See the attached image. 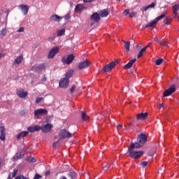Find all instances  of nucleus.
Segmentation results:
<instances>
[{
    "instance_id": "obj_34",
    "label": "nucleus",
    "mask_w": 179,
    "mask_h": 179,
    "mask_svg": "<svg viewBox=\"0 0 179 179\" xmlns=\"http://www.w3.org/2000/svg\"><path fill=\"white\" fill-rule=\"evenodd\" d=\"M64 34H65V29H61L57 31L58 37H61V36H64Z\"/></svg>"
},
{
    "instance_id": "obj_21",
    "label": "nucleus",
    "mask_w": 179,
    "mask_h": 179,
    "mask_svg": "<svg viewBox=\"0 0 179 179\" xmlns=\"http://www.w3.org/2000/svg\"><path fill=\"white\" fill-rule=\"evenodd\" d=\"M135 62H136V59H133L130 60L128 64L124 65V69H130V68H132V65H134V64H135Z\"/></svg>"
},
{
    "instance_id": "obj_38",
    "label": "nucleus",
    "mask_w": 179,
    "mask_h": 179,
    "mask_svg": "<svg viewBox=\"0 0 179 179\" xmlns=\"http://www.w3.org/2000/svg\"><path fill=\"white\" fill-rule=\"evenodd\" d=\"M164 24H170V17H166L164 20Z\"/></svg>"
},
{
    "instance_id": "obj_5",
    "label": "nucleus",
    "mask_w": 179,
    "mask_h": 179,
    "mask_svg": "<svg viewBox=\"0 0 179 179\" xmlns=\"http://www.w3.org/2000/svg\"><path fill=\"white\" fill-rule=\"evenodd\" d=\"M59 140L66 139V138H72V134L68 131L66 129H62L59 133Z\"/></svg>"
},
{
    "instance_id": "obj_53",
    "label": "nucleus",
    "mask_w": 179,
    "mask_h": 179,
    "mask_svg": "<svg viewBox=\"0 0 179 179\" xmlns=\"http://www.w3.org/2000/svg\"><path fill=\"white\" fill-rule=\"evenodd\" d=\"M3 166V159L0 157V167H2Z\"/></svg>"
},
{
    "instance_id": "obj_16",
    "label": "nucleus",
    "mask_w": 179,
    "mask_h": 179,
    "mask_svg": "<svg viewBox=\"0 0 179 179\" xmlns=\"http://www.w3.org/2000/svg\"><path fill=\"white\" fill-rule=\"evenodd\" d=\"M88 66H90V63L89 62V61L85 60V61L80 63L78 68L80 69H84V68H88Z\"/></svg>"
},
{
    "instance_id": "obj_27",
    "label": "nucleus",
    "mask_w": 179,
    "mask_h": 179,
    "mask_svg": "<svg viewBox=\"0 0 179 179\" xmlns=\"http://www.w3.org/2000/svg\"><path fill=\"white\" fill-rule=\"evenodd\" d=\"M29 134V131H22L17 135V139H21V138H24V136H27Z\"/></svg>"
},
{
    "instance_id": "obj_33",
    "label": "nucleus",
    "mask_w": 179,
    "mask_h": 179,
    "mask_svg": "<svg viewBox=\"0 0 179 179\" xmlns=\"http://www.w3.org/2000/svg\"><path fill=\"white\" fill-rule=\"evenodd\" d=\"M81 117L83 121H88L89 120V116L86 115L85 112H82Z\"/></svg>"
},
{
    "instance_id": "obj_52",
    "label": "nucleus",
    "mask_w": 179,
    "mask_h": 179,
    "mask_svg": "<svg viewBox=\"0 0 179 179\" xmlns=\"http://www.w3.org/2000/svg\"><path fill=\"white\" fill-rule=\"evenodd\" d=\"M59 141L60 140L59 139V141L53 143V144H52L53 148H57V145H58V143H59Z\"/></svg>"
},
{
    "instance_id": "obj_8",
    "label": "nucleus",
    "mask_w": 179,
    "mask_h": 179,
    "mask_svg": "<svg viewBox=\"0 0 179 179\" xmlns=\"http://www.w3.org/2000/svg\"><path fill=\"white\" fill-rule=\"evenodd\" d=\"M176 92V86L172 85L168 90H166L163 94L164 97H169Z\"/></svg>"
},
{
    "instance_id": "obj_32",
    "label": "nucleus",
    "mask_w": 179,
    "mask_h": 179,
    "mask_svg": "<svg viewBox=\"0 0 179 179\" xmlns=\"http://www.w3.org/2000/svg\"><path fill=\"white\" fill-rule=\"evenodd\" d=\"M146 50H148V47H145L143 48H142L139 52H138V55L137 56V58H141L143 57V52H145V51H146Z\"/></svg>"
},
{
    "instance_id": "obj_50",
    "label": "nucleus",
    "mask_w": 179,
    "mask_h": 179,
    "mask_svg": "<svg viewBox=\"0 0 179 179\" xmlns=\"http://www.w3.org/2000/svg\"><path fill=\"white\" fill-rule=\"evenodd\" d=\"M124 16H127V15H129V10L128 9L124 10Z\"/></svg>"
},
{
    "instance_id": "obj_23",
    "label": "nucleus",
    "mask_w": 179,
    "mask_h": 179,
    "mask_svg": "<svg viewBox=\"0 0 179 179\" xmlns=\"http://www.w3.org/2000/svg\"><path fill=\"white\" fill-rule=\"evenodd\" d=\"M99 15L100 17H107L108 16V10L107 9H104L99 11Z\"/></svg>"
},
{
    "instance_id": "obj_7",
    "label": "nucleus",
    "mask_w": 179,
    "mask_h": 179,
    "mask_svg": "<svg viewBox=\"0 0 179 179\" xmlns=\"http://www.w3.org/2000/svg\"><path fill=\"white\" fill-rule=\"evenodd\" d=\"M59 86L62 89H66L69 86V79L66 78H62L59 83Z\"/></svg>"
},
{
    "instance_id": "obj_12",
    "label": "nucleus",
    "mask_w": 179,
    "mask_h": 179,
    "mask_svg": "<svg viewBox=\"0 0 179 179\" xmlns=\"http://www.w3.org/2000/svg\"><path fill=\"white\" fill-rule=\"evenodd\" d=\"M18 8L20 9L24 15H26L27 13H29V6L26 4H22L18 6Z\"/></svg>"
},
{
    "instance_id": "obj_18",
    "label": "nucleus",
    "mask_w": 179,
    "mask_h": 179,
    "mask_svg": "<svg viewBox=\"0 0 179 179\" xmlns=\"http://www.w3.org/2000/svg\"><path fill=\"white\" fill-rule=\"evenodd\" d=\"M155 6H156V3H151L150 5L143 7L141 8V12H146L148 9H152Z\"/></svg>"
},
{
    "instance_id": "obj_42",
    "label": "nucleus",
    "mask_w": 179,
    "mask_h": 179,
    "mask_svg": "<svg viewBox=\"0 0 179 179\" xmlns=\"http://www.w3.org/2000/svg\"><path fill=\"white\" fill-rule=\"evenodd\" d=\"M24 31V27H20L18 30L17 31V33H23Z\"/></svg>"
},
{
    "instance_id": "obj_56",
    "label": "nucleus",
    "mask_w": 179,
    "mask_h": 179,
    "mask_svg": "<svg viewBox=\"0 0 179 179\" xmlns=\"http://www.w3.org/2000/svg\"><path fill=\"white\" fill-rule=\"evenodd\" d=\"M162 107H164V105L160 103L159 106H158V108L160 109V108H162Z\"/></svg>"
},
{
    "instance_id": "obj_6",
    "label": "nucleus",
    "mask_w": 179,
    "mask_h": 179,
    "mask_svg": "<svg viewBox=\"0 0 179 179\" xmlns=\"http://www.w3.org/2000/svg\"><path fill=\"white\" fill-rule=\"evenodd\" d=\"M59 52V48L58 46L52 48L48 55V58L49 59H52V58H54V57H55V55H57V54H58Z\"/></svg>"
},
{
    "instance_id": "obj_58",
    "label": "nucleus",
    "mask_w": 179,
    "mask_h": 179,
    "mask_svg": "<svg viewBox=\"0 0 179 179\" xmlns=\"http://www.w3.org/2000/svg\"><path fill=\"white\" fill-rule=\"evenodd\" d=\"M154 41H156L157 43H159V38H157V37L154 38Z\"/></svg>"
},
{
    "instance_id": "obj_36",
    "label": "nucleus",
    "mask_w": 179,
    "mask_h": 179,
    "mask_svg": "<svg viewBox=\"0 0 179 179\" xmlns=\"http://www.w3.org/2000/svg\"><path fill=\"white\" fill-rule=\"evenodd\" d=\"M159 44L162 45V47H167L169 42L166 41H162L159 42Z\"/></svg>"
},
{
    "instance_id": "obj_13",
    "label": "nucleus",
    "mask_w": 179,
    "mask_h": 179,
    "mask_svg": "<svg viewBox=\"0 0 179 179\" xmlns=\"http://www.w3.org/2000/svg\"><path fill=\"white\" fill-rule=\"evenodd\" d=\"M52 128V125L50 124H43L41 127V129L43 131L44 133L50 132L51 131V129Z\"/></svg>"
},
{
    "instance_id": "obj_62",
    "label": "nucleus",
    "mask_w": 179,
    "mask_h": 179,
    "mask_svg": "<svg viewBox=\"0 0 179 179\" xmlns=\"http://www.w3.org/2000/svg\"><path fill=\"white\" fill-rule=\"evenodd\" d=\"M137 47H139V45H137Z\"/></svg>"
},
{
    "instance_id": "obj_20",
    "label": "nucleus",
    "mask_w": 179,
    "mask_h": 179,
    "mask_svg": "<svg viewBox=\"0 0 179 179\" xmlns=\"http://www.w3.org/2000/svg\"><path fill=\"white\" fill-rule=\"evenodd\" d=\"M23 61V55L18 56L13 62V65H20Z\"/></svg>"
},
{
    "instance_id": "obj_19",
    "label": "nucleus",
    "mask_w": 179,
    "mask_h": 179,
    "mask_svg": "<svg viewBox=\"0 0 179 179\" xmlns=\"http://www.w3.org/2000/svg\"><path fill=\"white\" fill-rule=\"evenodd\" d=\"M17 95L18 97H20V99H24L27 96V92H24L23 90H17Z\"/></svg>"
},
{
    "instance_id": "obj_29",
    "label": "nucleus",
    "mask_w": 179,
    "mask_h": 179,
    "mask_svg": "<svg viewBox=\"0 0 179 179\" xmlns=\"http://www.w3.org/2000/svg\"><path fill=\"white\" fill-rule=\"evenodd\" d=\"M51 20H54L55 22H59L62 17L57 15H53L50 17Z\"/></svg>"
},
{
    "instance_id": "obj_2",
    "label": "nucleus",
    "mask_w": 179,
    "mask_h": 179,
    "mask_svg": "<svg viewBox=\"0 0 179 179\" xmlns=\"http://www.w3.org/2000/svg\"><path fill=\"white\" fill-rule=\"evenodd\" d=\"M132 146L133 145H131V147H129L128 149L129 157H131V159H139V157L143 156V151H134V150H132Z\"/></svg>"
},
{
    "instance_id": "obj_10",
    "label": "nucleus",
    "mask_w": 179,
    "mask_h": 179,
    "mask_svg": "<svg viewBox=\"0 0 179 179\" xmlns=\"http://www.w3.org/2000/svg\"><path fill=\"white\" fill-rule=\"evenodd\" d=\"M45 66H44V64H34L31 67V71L34 72H38L40 71H43V69H45Z\"/></svg>"
},
{
    "instance_id": "obj_57",
    "label": "nucleus",
    "mask_w": 179,
    "mask_h": 179,
    "mask_svg": "<svg viewBox=\"0 0 179 179\" xmlns=\"http://www.w3.org/2000/svg\"><path fill=\"white\" fill-rule=\"evenodd\" d=\"M94 0H84V2H93Z\"/></svg>"
},
{
    "instance_id": "obj_17",
    "label": "nucleus",
    "mask_w": 179,
    "mask_h": 179,
    "mask_svg": "<svg viewBox=\"0 0 179 179\" xmlns=\"http://www.w3.org/2000/svg\"><path fill=\"white\" fill-rule=\"evenodd\" d=\"M24 150L21 151L20 154L17 153L16 155L13 157V161L17 162V160L22 159L23 156H24Z\"/></svg>"
},
{
    "instance_id": "obj_45",
    "label": "nucleus",
    "mask_w": 179,
    "mask_h": 179,
    "mask_svg": "<svg viewBox=\"0 0 179 179\" xmlns=\"http://www.w3.org/2000/svg\"><path fill=\"white\" fill-rule=\"evenodd\" d=\"M75 89H76V86L73 85L70 90L71 93H73L75 92Z\"/></svg>"
},
{
    "instance_id": "obj_41",
    "label": "nucleus",
    "mask_w": 179,
    "mask_h": 179,
    "mask_svg": "<svg viewBox=\"0 0 179 179\" xmlns=\"http://www.w3.org/2000/svg\"><path fill=\"white\" fill-rule=\"evenodd\" d=\"M173 10H176V11L178 12V10H179V4H176V5H174V6H173Z\"/></svg>"
},
{
    "instance_id": "obj_25",
    "label": "nucleus",
    "mask_w": 179,
    "mask_h": 179,
    "mask_svg": "<svg viewBox=\"0 0 179 179\" xmlns=\"http://www.w3.org/2000/svg\"><path fill=\"white\" fill-rule=\"evenodd\" d=\"M85 9V7L82 4H77L75 8V12L80 13Z\"/></svg>"
},
{
    "instance_id": "obj_31",
    "label": "nucleus",
    "mask_w": 179,
    "mask_h": 179,
    "mask_svg": "<svg viewBox=\"0 0 179 179\" xmlns=\"http://www.w3.org/2000/svg\"><path fill=\"white\" fill-rule=\"evenodd\" d=\"M6 28H3L1 31H0V38H3V37H5L6 36Z\"/></svg>"
},
{
    "instance_id": "obj_49",
    "label": "nucleus",
    "mask_w": 179,
    "mask_h": 179,
    "mask_svg": "<svg viewBox=\"0 0 179 179\" xmlns=\"http://www.w3.org/2000/svg\"><path fill=\"white\" fill-rule=\"evenodd\" d=\"M42 178V177H41V175H39L38 173H36V174L35 175L34 179H40V178Z\"/></svg>"
},
{
    "instance_id": "obj_24",
    "label": "nucleus",
    "mask_w": 179,
    "mask_h": 179,
    "mask_svg": "<svg viewBox=\"0 0 179 179\" xmlns=\"http://www.w3.org/2000/svg\"><path fill=\"white\" fill-rule=\"evenodd\" d=\"M91 20H92V22H99V20H100L99 14L97 13L92 14L91 16Z\"/></svg>"
},
{
    "instance_id": "obj_1",
    "label": "nucleus",
    "mask_w": 179,
    "mask_h": 179,
    "mask_svg": "<svg viewBox=\"0 0 179 179\" xmlns=\"http://www.w3.org/2000/svg\"><path fill=\"white\" fill-rule=\"evenodd\" d=\"M166 15H167V12H165L164 14H162L159 17H156L154 20H152L150 22H149L148 24H147L145 25V28L148 29L150 27L151 29H154V27L156 26V24H157V22H159V20H162V19H164V17H166Z\"/></svg>"
},
{
    "instance_id": "obj_22",
    "label": "nucleus",
    "mask_w": 179,
    "mask_h": 179,
    "mask_svg": "<svg viewBox=\"0 0 179 179\" xmlns=\"http://www.w3.org/2000/svg\"><path fill=\"white\" fill-rule=\"evenodd\" d=\"M146 118H148V113H138L136 115L137 120H146Z\"/></svg>"
},
{
    "instance_id": "obj_54",
    "label": "nucleus",
    "mask_w": 179,
    "mask_h": 179,
    "mask_svg": "<svg viewBox=\"0 0 179 179\" xmlns=\"http://www.w3.org/2000/svg\"><path fill=\"white\" fill-rule=\"evenodd\" d=\"M117 131H120V129H122V125L118 124L117 126Z\"/></svg>"
},
{
    "instance_id": "obj_48",
    "label": "nucleus",
    "mask_w": 179,
    "mask_h": 179,
    "mask_svg": "<svg viewBox=\"0 0 179 179\" xmlns=\"http://www.w3.org/2000/svg\"><path fill=\"white\" fill-rule=\"evenodd\" d=\"M41 83H44V82H47V78L45 77V76H44L43 78H41Z\"/></svg>"
},
{
    "instance_id": "obj_35",
    "label": "nucleus",
    "mask_w": 179,
    "mask_h": 179,
    "mask_svg": "<svg viewBox=\"0 0 179 179\" xmlns=\"http://www.w3.org/2000/svg\"><path fill=\"white\" fill-rule=\"evenodd\" d=\"M69 176L71 178V179L76 178V173H75V171L69 172Z\"/></svg>"
},
{
    "instance_id": "obj_60",
    "label": "nucleus",
    "mask_w": 179,
    "mask_h": 179,
    "mask_svg": "<svg viewBox=\"0 0 179 179\" xmlns=\"http://www.w3.org/2000/svg\"><path fill=\"white\" fill-rule=\"evenodd\" d=\"M150 45H152V42H150L149 43H148V45H147V46H145V47H147V48H149V46Z\"/></svg>"
},
{
    "instance_id": "obj_51",
    "label": "nucleus",
    "mask_w": 179,
    "mask_h": 179,
    "mask_svg": "<svg viewBox=\"0 0 179 179\" xmlns=\"http://www.w3.org/2000/svg\"><path fill=\"white\" fill-rule=\"evenodd\" d=\"M64 19L65 20H69V19H71V15H69V14H67L64 16Z\"/></svg>"
},
{
    "instance_id": "obj_15",
    "label": "nucleus",
    "mask_w": 179,
    "mask_h": 179,
    "mask_svg": "<svg viewBox=\"0 0 179 179\" xmlns=\"http://www.w3.org/2000/svg\"><path fill=\"white\" fill-rule=\"evenodd\" d=\"M27 129L29 132H38V131H41V127L35 125L34 127H29Z\"/></svg>"
},
{
    "instance_id": "obj_63",
    "label": "nucleus",
    "mask_w": 179,
    "mask_h": 179,
    "mask_svg": "<svg viewBox=\"0 0 179 179\" xmlns=\"http://www.w3.org/2000/svg\"><path fill=\"white\" fill-rule=\"evenodd\" d=\"M0 59H1V54H0Z\"/></svg>"
},
{
    "instance_id": "obj_9",
    "label": "nucleus",
    "mask_w": 179,
    "mask_h": 179,
    "mask_svg": "<svg viewBox=\"0 0 179 179\" xmlns=\"http://www.w3.org/2000/svg\"><path fill=\"white\" fill-rule=\"evenodd\" d=\"M115 65H117V62H112L109 63L103 67V72H110V71H111V69H113V68H114Z\"/></svg>"
},
{
    "instance_id": "obj_28",
    "label": "nucleus",
    "mask_w": 179,
    "mask_h": 179,
    "mask_svg": "<svg viewBox=\"0 0 179 179\" xmlns=\"http://www.w3.org/2000/svg\"><path fill=\"white\" fill-rule=\"evenodd\" d=\"M123 43H124L126 52H129V48L131 47V42L123 41Z\"/></svg>"
},
{
    "instance_id": "obj_47",
    "label": "nucleus",
    "mask_w": 179,
    "mask_h": 179,
    "mask_svg": "<svg viewBox=\"0 0 179 179\" xmlns=\"http://www.w3.org/2000/svg\"><path fill=\"white\" fill-rule=\"evenodd\" d=\"M142 167H143V169H145V167H146V166H148V162H143L141 163Z\"/></svg>"
},
{
    "instance_id": "obj_30",
    "label": "nucleus",
    "mask_w": 179,
    "mask_h": 179,
    "mask_svg": "<svg viewBox=\"0 0 179 179\" xmlns=\"http://www.w3.org/2000/svg\"><path fill=\"white\" fill-rule=\"evenodd\" d=\"M73 75V70H69L65 74L66 79L69 80L70 78H72Z\"/></svg>"
},
{
    "instance_id": "obj_61",
    "label": "nucleus",
    "mask_w": 179,
    "mask_h": 179,
    "mask_svg": "<svg viewBox=\"0 0 179 179\" xmlns=\"http://www.w3.org/2000/svg\"><path fill=\"white\" fill-rule=\"evenodd\" d=\"M131 125H132V124H129V127H131Z\"/></svg>"
},
{
    "instance_id": "obj_40",
    "label": "nucleus",
    "mask_w": 179,
    "mask_h": 179,
    "mask_svg": "<svg viewBox=\"0 0 179 179\" xmlns=\"http://www.w3.org/2000/svg\"><path fill=\"white\" fill-rule=\"evenodd\" d=\"M178 15V11L173 10V17H177L178 20H179V17H177Z\"/></svg>"
},
{
    "instance_id": "obj_3",
    "label": "nucleus",
    "mask_w": 179,
    "mask_h": 179,
    "mask_svg": "<svg viewBox=\"0 0 179 179\" xmlns=\"http://www.w3.org/2000/svg\"><path fill=\"white\" fill-rule=\"evenodd\" d=\"M47 114H48V110H47V109H37L34 112V119L38 120L41 115H47Z\"/></svg>"
},
{
    "instance_id": "obj_43",
    "label": "nucleus",
    "mask_w": 179,
    "mask_h": 179,
    "mask_svg": "<svg viewBox=\"0 0 179 179\" xmlns=\"http://www.w3.org/2000/svg\"><path fill=\"white\" fill-rule=\"evenodd\" d=\"M108 169H110V164H107V165L104 166L103 168V170H104V171H107V170H108Z\"/></svg>"
},
{
    "instance_id": "obj_46",
    "label": "nucleus",
    "mask_w": 179,
    "mask_h": 179,
    "mask_svg": "<svg viewBox=\"0 0 179 179\" xmlns=\"http://www.w3.org/2000/svg\"><path fill=\"white\" fill-rule=\"evenodd\" d=\"M42 100H43V98H41V97H38V98L36 99V104H38V103H40Z\"/></svg>"
},
{
    "instance_id": "obj_44",
    "label": "nucleus",
    "mask_w": 179,
    "mask_h": 179,
    "mask_svg": "<svg viewBox=\"0 0 179 179\" xmlns=\"http://www.w3.org/2000/svg\"><path fill=\"white\" fill-rule=\"evenodd\" d=\"M136 15V13L132 12L129 14V17H135V15Z\"/></svg>"
},
{
    "instance_id": "obj_55",
    "label": "nucleus",
    "mask_w": 179,
    "mask_h": 179,
    "mask_svg": "<svg viewBox=\"0 0 179 179\" xmlns=\"http://www.w3.org/2000/svg\"><path fill=\"white\" fill-rule=\"evenodd\" d=\"M16 174H17V170H14L13 173V177H15L16 176Z\"/></svg>"
},
{
    "instance_id": "obj_39",
    "label": "nucleus",
    "mask_w": 179,
    "mask_h": 179,
    "mask_svg": "<svg viewBox=\"0 0 179 179\" xmlns=\"http://www.w3.org/2000/svg\"><path fill=\"white\" fill-rule=\"evenodd\" d=\"M162 62H163V59H159L156 60L155 64L156 65H162Z\"/></svg>"
},
{
    "instance_id": "obj_4",
    "label": "nucleus",
    "mask_w": 179,
    "mask_h": 179,
    "mask_svg": "<svg viewBox=\"0 0 179 179\" xmlns=\"http://www.w3.org/2000/svg\"><path fill=\"white\" fill-rule=\"evenodd\" d=\"M74 59L75 56L73 55H69L67 56V57H62V62L63 65H70V64H72Z\"/></svg>"
},
{
    "instance_id": "obj_37",
    "label": "nucleus",
    "mask_w": 179,
    "mask_h": 179,
    "mask_svg": "<svg viewBox=\"0 0 179 179\" xmlns=\"http://www.w3.org/2000/svg\"><path fill=\"white\" fill-rule=\"evenodd\" d=\"M27 160L30 163H36V159H34V157H29L27 158Z\"/></svg>"
},
{
    "instance_id": "obj_14",
    "label": "nucleus",
    "mask_w": 179,
    "mask_h": 179,
    "mask_svg": "<svg viewBox=\"0 0 179 179\" xmlns=\"http://www.w3.org/2000/svg\"><path fill=\"white\" fill-rule=\"evenodd\" d=\"M0 139L1 141H5L6 139V131L3 126L0 127Z\"/></svg>"
},
{
    "instance_id": "obj_59",
    "label": "nucleus",
    "mask_w": 179,
    "mask_h": 179,
    "mask_svg": "<svg viewBox=\"0 0 179 179\" xmlns=\"http://www.w3.org/2000/svg\"><path fill=\"white\" fill-rule=\"evenodd\" d=\"M50 171H47L45 173V176H50Z\"/></svg>"
},
{
    "instance_id": "obj_11",
    "label": "nucleus",
    "mask_w": 179,
    "mask_h": 179,
    "mask_svg": "<svg viewBox=\"0 0 179 179\" xmlns=\"http://www.w3.org/2000/svg\"><path fill=\"white\" fill-rule=\"evenodd\" d=\"M138 139L141 145H145L148 142V136L143 134H138Z\"/></svg>"
},
{
    "instance_id": "obj_26",
    "label": "nucleus",
    "mask_w": 179,
    "mask_h": 179,
    "mask_svg": "<svg viewBox=\"0 0 179 179\" xmlns=\"http://www.w3.org/2000/svg\"><path fill=\"white\" fill-rule=\"evenodd\" d=\"M132 147V150L134 149H140V148H142V145L139 143H131L129 148Z\"/></svg>"
}]
</instances>
